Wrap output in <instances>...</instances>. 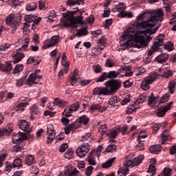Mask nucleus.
<instances>
[{
	"label": "nucleus",
	"mask_w": 176,
	"mask_h": 176,
	"mask_svg": "<svg viewBox=\"0 0 176 176\" xmlns=\"http://www.w3.org/2000/svg\"><path fill=\"white\" fill-rule=\"evenodd\" d=\"M155 25V23H134L123 32L120 38L122 41H129V39H133V37L137 35V32H139L138 30H145V28L148 27L146 34H150V35L145 34L144 36H139L136 38V41L134 44L135 47L144 49V47L148 46V44L151 42V39L153 38L152 35L159 30L160 25L156 27Z\"/></svg>",
	"instance_id": "obj_1"
},
{
	"label": "nucleus",
	"mask_w": 176,
	"mask_h": 176,
	"mask_svg": "<svg viewBox=\"0 0 176 176\" xmlns=\"http://www.w3.org/2000/svg\"><path fill=\"white\" fill-rule=\"evenodd\" d=\"M72 124L74 127V130H77V129H80V127H82V122H80L79 118Z\"/></svg>",
	"instance_id": "obj_59"
},
{
	"label": "nucleus",
	"mask_w": 176,
	"mask_h": 176,
	"mask_svg": "<svg viewBox=\"0 0 176 176\" xmlns=\"http://www.w3.org/2000/svg\"><path fill=\"white\" fill-rule=\"evenodd\" d=\"M118 174L119 176L127 175L129 174V168H120L118 170Z\"/></svg>",
	"instance_id": "obj_44"
},
{
	"label": "nucleus",
	"mask_w": 176,
	"mask_h": 176,
	"mask_svg": "<svg viewBox=\"0 0 176 176\" xmlns=\"http://www.w3.org/2000/svg\"><path fill=\"white\" fill-rule=\"evenodd\" d=\"M30 112L32 115H37V116H41V115H42L41 108H39V106L36 104L30 107Z\"/></svg>",
	"instance_id": "obj_24"
},
{
	"label": "nucleus",
	"mask_w": 176,
	"mask_h": 176,
	"mask_svg": "<svg viewBox=\"0 0 176 176\" xmlns=\"http://www.w3.org/2000/svg\"><path fill=\"white\" fill-rule=\"evenodd\" d=\"M138 105H135V102L133 104H130L128 106L126 110V115H131V113H133V112H137L138 109H140V107H137Z\"/></svg>",
	"instance_id": "obj_23"
},
{
	"label": "nucleus",
	"mask_w": 176,
	"mask_h": 176,
	"mask_svg": "<svg viewBox=\"0 0 176 176\" xmlns=\"http://www.w3.org/2000/svg\"><path fill=\"white\" fill-rule=\"evenodd\" d=\"M6 23H21V18L20 16L16 17L12 13L7 16Z\"/></svg>",
	"instance_id": "obj_19"
},
{
	"label": "nucleus",
	"mask_w": 176,
	"mask_h": 176,
	"mask_svg": "<svg viewBox=\"0 0 176 176\" xmlns=\"http://www.w3.org/2000/svg\"><path fill=\"white\" fill-rule=\"evenodd\" d=\"M13 131V126H12V124H10V125L6 126L3 129H0V136L2 135H7L9 136L10 134H12V132Z\"/></svg>",
	"instance_id": "obj_18"
},
{
	"label": "nucleus",
	"mask_w": 176,
	"mask_h": 176,
	"mask_svg": "<svg viewBox=\"0 0 176 176\" xmlns=\"http://www.w3.org/2000/svg\"><path fill=\"white\" fill-rule=\"evenodd\" d=\"M99 133L102 135H104L105 134L107 135V133H108V128H107L106 125H101L99 127Z\"/></svg>",
	"instance_id": "obj_51"
},
{
	"label": "nucleus",
	"mask_w": 176,
	"mask_h": 176,
	"mask_svg": "<svg viewBox=\"0 0 176 176\" xmlns=\"http://www.w3.org/2000/svg\"><path fill=\"white\" fill-rule=\"evenodd\" d=\"M74 111L71 107H66L63 112L62 115L63 116H65V118H69V116H72V114Z\"/></svg>",
	"instance_id": "obj_38"
},
{
	"label": "nucleus",
	"mask_w": 176,
	"mask_h": 176,
	"mask_svg": "<svg viewBox=\"0 0 176 176\" xmlns=\"http://www.w3.org/2000/svg\"><path fill=\"white\" fill-rule=\"evenodd\" d=\"M7 25H9V27H10L14 32H15L16 30L19 28V25H20V24L14 23H8Z\"/></svg>",
	"instance_id": "obj_60"
},
{
	"label": "nucleus",
	"mask_w": 176,
	"mask_h": 176,
	"mask_svg": "<svg viewBox=\"0 0 176 176\" xmlns=\"http://www.w3.org/2000/svg\"><path fill=\"white\" fill-rule=\"evenodd\" d=\"M168 89H169L170 94H174V89H175V84L172 81H170L168 83Z\"/></svg>",
	"instance_id": "obj_57"
},
{
	"label": "nucleus",
	"mask_w": 176,
	"mask_h": 176,
	"mask_svg": "<svg viewBox=\"0 0 176 176\" xmlns=\"http://www.w3.org/2000/svg\"><path fill=\"white\" fill-rule=\"evenodd\" d=\"M120 75V72L111 71L109 72H103L100 77L96 79V83L104 82L107 79H116Z\"/></svg>",
	"instance_id": "obj_10"
},
{
	"label": "nucleus",
	"mask_w": 176,
	"mask_h": 176,
	"mask_svg": "<svg viewBox=\"0 0 176 176\" xmlns=\"http://www.w3.org/2000/svg\"><path fill=\"white\" fill-rule=\"evenodd\" d=\"M149 151L151 153H159L162 151V146L159 144H155L149 147Z\"/></svg>",
	"instance_id": "obj_30"
},
{
	"label": "nucleus",
	"mask_w": 176,
	"mask_h": 176,
	"mask_svg": "<svg viewBox=\"0 0 176 176\" xmlns=\"http://www.w3.org/2000/svg\"><path fill=\"white\" fill-rule=\"evenodd\" d=\"M24 57V54L18 52L13 56L14 61L12 63L14 64H17V63H20V61H21Z\"/></svg>",
	"instance_id": "obj_28"
},
{
	"label": "nucleus",
	"mask_w": 176,
	"mask_h": 176,
	"mask_svg": "<svg viewBox=\"0 0 176 176\" xmlns=\"http://www.w3.org/2000/svg\"><path fill=\"white\" fill-rule=\"evenodd\" d=\"M13 135L14 137H18L19 138H13V144H16L13 146L12 151L13 152H20L23 149V146H24V143H23V141H25L28 136L25 133L22 132H19L17 134L14 133Z\"/></svg>",
	"instance_id": "obj_7"
},
{
	"label": "nucleus",
	"mask_w": 176,
	"mask_h": 176,
	"mask_svg": "<svg viewBox=\"0 0 176 176\" xmlns=\"http://www.w3.org/2000/svg\"><path fill=\"white\" fill-rule=\"evenodd\" d=\"M115 162V158H111V160H109L105 163L102 164L103 168H109L111 166H112V163Z\"/></svg>",
	"instance_id": "obj_47"
},
{
	"label": "nucleus",
	"mask_w": 176,
	"mask_h": 176,
	"mask_svg": "<svg viewBox=\"0 0 176 176\" xmlns=\"http://www.w3.org/2000/svg\"><path fill=\"white\" fill-rule=\"evenodd\" d=\"M54 103L55 104V105H57L58 107H65V105H67V102L58 98H56L54 99Z\"/></svg>",
	"instance_id": "obj_39"
},
{
	"label": "nucleus",
	"mask_w": 176,
	"mask_h": 176,
	"mask_svg": "<svg viewBox=\"0 0 176 176\" xmlns=\"http://www.w3.org/2000/svg\"><path fill=\"white\" fill-rule=\"evenodd\" d=\"M120 72H125L124 76H133V72L129 66H123L120 69Z\"/></svg>",
	"instance_id": "obj_29"
},
{
	"label": "nucleus",
	"mask_w": 176,
	"mask_h": 176,
	"mask_svg": "<svg viewBox=\"0 0 176 176\" xmlns=\"http://www.w3.org/2000/svg\"><path fill=\"white\" fill-rule=\"evenodd\" d=\"M118 17H121L122 19L124 18V17H129V19L133 17V13L131 12H129L127 13V12H121L118 14Z\"/></svg>",
	"instance_id": "obj_48"
},
{
	"label": "nucleus",
	"mask_w": 176,
	"mask_h": 176,
	"mask_svg": "<svg viewBox=\"0 0 176 176\" xmlns=\"http://www.w3.org/2000/svg\"><path fill=\"white\" fill-rule=\"evenodd\" d=\"M116 151V146L113 144H110L108 146V147L106 148V152H115Z\"/></svg>",
	"instance_id": "obj_61"
},
{
	"label": "nucleus",
	"mask_w": 176,
	"mask_h": 176,
	"mask_svg": "<svg viewBox=\"0 0 176 176\" xmlns=\"http://www.w3.org/2000/svg\"><path fill=\"white\" fill-rule=\"evenodd\" d=\"M123 86L125 89H130L133 86V82L130 81V80H126L123 82Z\"/></svg>",
	"instance_id": "obj_62"
},
{
	"label": "nucleus",
	"mask_w": 176,
	"mask_h": 176,
	"mask_svg": "<svg viewBox=\"0 0 176 176\" xmlns=\"http://www.w3.org/2000/svg\"><path fill=\"white\" fill-rule=\"evenodd\" d=\"M168 97H170V95H168V94H165L164 96L161 97L160 104H164V102H167V101H168Z\"/></svg>",
	"instance_id": "obj_58"
},
{
	"label": "nucleus",
	"mask_w": 176,
	"mask_h": 176,
	"mask_svg": "<svg viewBox=\"0 0 176 176\" xmlns=\"http://www.w3.org/2000/svg\"><path fill=\"white\" fill-rule=\"evenodd\" d=\"M170 130L168 129H166L164 130L162 133V144H164V142L166 141H168V140H170L171 138V135H170Z\"/></svg>",
	"instance_id": "obj_25"
},
{
	"label": "nucleus",
	"mask_w": 176,
	"mask_h": 176,
	"mask_svg": "<svg viewBox=\"0 0 176 176\" xmlns=\"http://www.w3.org/2000/svg\"><path fill=\"white\" fill-rule=\"evenodd\" d=\"M58 36H52L51 38L45 41V44L43 46L44 49H49V47H52L53 46H56L57 43H58Z\"/></svg>",
	"instance_id": "obj_12"
},
{
	"label": "nucleus",
	"mask_w": 176,
	"mask_h": 176,
	"mask_svg": "<svg viewBox=\"0 0 176 176\" xmlns=\"http://www.w3.org/2000/svg\"><path fill=\"white\" fill-rule=\"evenodd\" d=\"M76 11L67 10L63 12L61 20L63 23H85L82 15L75 16Z\"/></svg>",
	"instance_id": "obj_5"
},
{
	"label": "nucleus",
	"mask_w": 176,
	"mask_h": 176,
	"mask_svg": "<svg viewBox=\"0 0 176 176\" xmlns=\"http://www.w3.org/2000/svg\"><path fill=\"white\" fill-rule=\"evenodd\" d=\"M156 113L159 118H163V116H165L166 113H167V109L166 107H162L157 109Z\"/></svg>",
	"instance_id": "obj_35"
},
{
	"label": "nucleus",
	"mask_w": 176,
	"mask_h": 176,
	"mask_svg": "<svg viewBox=\"0 0 176 176\" xmlns=\"http://www.w3.org/2000/svg\"><path fill=\"white\" fill-rule=\"evenodd\" d=\"M36 9V3L35 2H31L29 4L26 5V10L28 12H33V10H35Z\"/></svg>",
	"instance_id": "obj_42"
},
{
	"label": "nucleus",
	"mask_w": 176,
	"mask_h": 176,
	"mask_svg": "<svg viewBox=\"0 0 176 176\" xmlns=\"http://www.w3.org/2000/svg\"><path fill=\"white\" fill-rule=\"evenodd\" d=\"M12 68H13V66H12L11 62H6V65L0 63V69L3 71V72L9 73L12 71Z\"/></svg>",
	"instance_id": "obj_20"
},
{
	"label": "nucleus",
	"mask_w": 176,
	"mask_h": 176,
	"mask_svg": "<svg viewBox=\"0 0 176 176\" xmlns=\"http://www.w3.org/2000/svg\"><path fill=\"white\" fill-rule=\"evenodd\" d=\"M94 170V167H93L92 166H88L86 169H85V175L86 176H91V174H93V170Z\"/></svg>",
	"instance_id": "obj_55"
},
{
	"label": "nucleus",
	"mask_w": 176,
	"mask_h": 176,
	"mask_svg": "<svg viewBox=\"0 0 176 176\" xmlns=\"http://www.w3.org/2000/svg\"><path fill=\"white\" fill-rule=\"evenodd\" d=\"M124 10H126V6L123 3H120L113 8V12H120V13H122V12H124Z\"/></svg>",
	"instance_id": "obj_27"
},
{
	"label": "nucleus",
	"mask_w": 176,
	"mask_h": 176,
	"mask_svg": "<svg viewBox=\"0 0 176 176\" xmlns=\"http://www.w3.org/2000/svg\"><path fill=\"white\" fill-rule=\"evenodd\" d=\"M106 135L109 137V138H116L118 135V130L116 129H109Z\"/></svg>",
	"instance_id": "obj_37"
},
{
	"label": "nucleus",
	"mask_w": 176,
	"mask_h": 176,
	"mask_svg": "<svg viewBox=\"0 0 176 176\" xmlns=\"http://www.w3.org/2000/svg\"><path fill=\"white\" fill-rule=\"evenodd\" d=\"M47 133L50 135H54L56 134V131L54 130V126L52 124H49L47 126Z\"/></svg>",
	"instance_id": "obj_49"
},
{
	"label": "nucleus",
	"mask_w": 176,
	"mask_h": 176,
	"mask_svg": "<svg viewBox=\"0 0 176 176\" xmlns=\"http://www.w3.org/2000/svg\"><path fill=\"white\" fill-rule=\"evenodd\" d=\"M23 161L20 158H16L14 160V162L12 163V167L14 168H20V167H23Z\"/></svg>",
	"instance_id": "obj_34"
},
{
	"label": "nucleus",
	"mask_w": 176,
	"mask_h": 176,
	"mask_svg": "<svg viewBox=\"0 0 176 176\" xmlns=\"http://www.w3.org/2000/svg\"><path fill=\"white\" fill-rule=\"evenodd\" d=\"M172 170L168 168H165L164 169V176H171Z\"/></svg>",
	"instance_id": "obj_64"
},
{
	"label": "nucleus",
	"mask_w": 176,
	"mask_h": 176,
	"mask_svg": "<svg viewBox=\"0 0 176 176\" xmlns=\"http://www.w3.org/2000/svg\"><path fill=\"white\" fill-rule=\"evenodd\" d=\"M130 95L128 94L126 97L120 102L121 105H126V104L130 102Z\"/></svg>",
	"instance_id": "obj_63"
},
{
	"label": "nucleus",
	"mask_w": 176,
	"mask_h": 176,
	"mask_svg": "<svg viewBox=\"0 0 176 176\" xmlns=\"http://www.w3.org/2000/svg\"><path fill=\"white\" fill-rule=\"evenodd\" d=\"M29 104V102H21L16 104L15 107H14V109L16 111V112H18V113H21V112H24V108Z\"/></svg>",
	"instance_id": "obj_21"
},
{
	"label": "nucleus",
	"mask_w": 176,
	"mask_h": 176,
	"mask_svg": "<svg viewBox=\"0 0 176 176\" xmlns=\"http://www.w3.org/2000/svg\"><path fill=\"white\" fill-rule=\"evenodd\" d=\"M56 20H57V15L56 14V12L51 11L48 14V17L46 19V21L52 23L53 21H56Z\"/></svg>",
	"instance_id": "obj_32"
},
{
	"label": "nucleus",
	"mask_w": 176,
	"mask_h": 176,
	"mask_svg": "<svg viewBox=\"0 0 176 176\" xmlns=\"http://www.w3.org/2000/svg\"><path fill=\"white\" fill-rule=\"evenodd\" d=\"M142 160H144V156L140 155L133 160V166H140L141 163H142Z\"/></svg>",
	"instance_id": "obj_46"
},
{
	"label": "nucleus",
	"mask_w": 176,
	"mask_h": 176,
	"mask_svg": "<svg viewBox=\"0 0 176 176\" xmlns=\"http://www.w3.org/2000/svg\"><path fill=\"white\" fill-rule=\"evenodd\" d=\"M90 137H91V133H90L81 137L82 139L80 141L84 144L80 146L76 151V153L79 157H85L86 154L89 152V151H90V144L88 143L91 141V138H90ZM87 141L88 142H86Z\"/></svg>",
	"instance_id": "obj_4"
},
{
	"label": "nucleus",
	"mask_w": 176,
	"mask_h": 176,
	"mask_svg": "<svg viewBox=\"0 0 176 176\" xmlns=\"http://www.w3.org/2000/svg\"><path fill=\"white\" fill-rule=\"evenodd\" d=\"M160 127H162V124H155L152 126L151 129L153 130V134H157V131L160 130Z\"/></svg>",
	"instance_id": "obj_54"
},
{
	"label": "nucleus",
	"mask_w": 176,
	"mask_h": 176,
	"mask_svg": "<svg viewBox=\"0 0 176 176\" xmlns=\"http://www.w3.org/2000/svg\"><path fill=\"white\" fill-rule=\"evenodd\" d=\"M148 173H151L150 176H154L155 174L156 173V166L154 165L150 164L148 170ZM149 176V175H147Z\"/></svg>",
	"instance_id": "obj_52"
},
{
	"label": "nucleus",
	"mask_w": 176,
	"mask_h": 176,
	"mask_svg": "<svg viewBox=\"0 0 176 176\" xmlns=\"http://www.w3.org/2000/svg\"><path fill=\"white\" fill-rule=\"evenodd\" d=\"M19 129H21V130H23V131H25L27 134H30V133L32 131V129L30 127V122H27L25 120H22L19 121Z\"/></svg>",
	"instance_id": "obj_13"
},
{
	"label": "nucleus",
	"mask_w": 176,
	"mask_h": 176,
	"mask_svg": "<svg viewBox=\"0 0 176 176\" xmlns=\"http://www.w3.org/2000/svg\"><path fill=\"white\" fill-rule=\"evenodd\" d=\"M104 85L106 87H96L94 88L92 91L94 96L101 97L102 96H111L113 93H116L122 87V80H109L104 83Z\"/></svg>",
	"instance_id": "obj_3"
},
{
	"label": "nucleus",
	"mask_w": 176,
	"mask_h": 176,
	"mask_svg": "<svg viewBox=\"0 0 176 176\" xmlns=\"http://www.w3.org/2000/svg\"><path fill=\"white\" fill-rule=\"evenodd\" d=\"M120 102V99L118 96H111L108 101L109 105H111V108H115V107H119V103Z\"/></svg>",
	"instance_id": "obj_16"
},
{
	"label": "nucleus",
	"mask_w": 176,
	"mask_h": 176,
	"mask_svg": "<svg viewBox=\"0 0 176 176\" xmlns=\"http://www.w3.org/2000/svg\"><path fill=\"white\" fill-rule=\"evenodd\" d=\"M85 0H68L67 1V5L68 6H74V5H80V3L83 4V2H85Z\"/></svg>",
	"instance_id": "obj_41"
},
{
	"label": "nucleus",
	"mask_w": 176,
	"mask_h": 176,
	"mask_svg": "<svg viewBox=\"0 0 176 176\" xmlns=\"http://www.w3.org/2000/svg\"><path fill=\"white\" fill-rule=\"evenodd\" d=\"M74 153H75V152L72 148L68 149L65 153V158L68 159L69 160L70 159H74Z\"/></svg>",
	"instance_id": "obj_40"
},
{
	"label": "nucleus",
	"mask_w": 176,
	"mask_h": 176,
	"mask_svg": "<svg viewBox=\"0 0 176 176\" xmlns=\"http://www.w3.org/2000/svg\"><path fill=\"white\" fill-rule=\"evenodd\" d=\"M105 65L108 68H112V67H115V65H116V63L113 61V59L108 58L107 60H106Z\"/></svg>",
	"instance_id": "obj_45"
},
{
	"label": "nucleus",
	"mask_w": 176,
	"mask_h": 176,
	"mask_svg": "<svg viewBox=\"0 0 176 176\" xmlns=\"http://www.w3.org/2000/svg\"><path fill=\"white\" fill-rule=\"evenodd\" d=\"M78 120H80L81 124H84V126H86V124H88L89 122H90V118H89V117H87L86 115L80 116Z\"/></svg>",
	"instance_id": "obj_36"
},
{
	"label": "nucleus",
	"mask_w": 176,
	"mask_h": 176,
	"mask_svg": "<svg viewBox=\"0 0 176 176\" xmlns=\"http://www.w3.org/2000/svg\"><path fill=\"white\" fill-rule=\"evenodd\" d=\"M163 45H164V34H160L158 38L154 42L152 50H150L148 52V56L151 57L155 52H159V49H160L159 47H160V46H163Z\"/></svg>",
	"instance_id": "obj_8"
},
{
	"label": "nucleus",
	"mask_w": 176,
	"mask_h": 176,
	"mask_svg": "<svg viewBox=\"0 0 176 176\" xmlns=\"http://www.w3.org/2000/svg\"><path fill=\"white\" fill-rule=\"evenodd\" d=\"M164 18V12L162 8L145 10L137 17L135 23H162Z\"/></svg>",
	"instance_id": "obj_2"
},
{
	"label": "nucleus",
	"mask_w": 176,
	"mask_h": 176,
	"mask_svg": "<svg viewBox=\"0 0 176 176\" xmlns=\"http://www.w3.org/2000/svg\"><path fill=\"white\" fill-rule=\"evenodd\" d=\"M156 101H157V99H156V97H155V94L153 93H151L148 100V105H151V104H153V102H156Z\"/></svg>",
	"instance_id": "obj_53"
},
{
	"label": "nucleus",
	"mask_w": 176,
	"mask_h": 176,
	"mask_svg": "<svg viewBox=\"0 0 176 176\" xmlns=\"http://www.w3.org/2000/svg\"><path fill=\"white\" fill-rule=\"evenodd\" d=\"M96 151L95 150H92L87 157V162L89 163V164H90L91 166H96V164H97V162H96V157H94V153H95Z\"/></svg>",
	"instance_id": "obj_22"
},
{
	"label": "nucleus",
	"mask_w": 176,
	"mask_h": 176,
	"mask_svg": "<svg viewBox=\"0 0 176 176\" xmlns=\"http://www.w3.org/2000/svg\"><path fill=\"white\" fill-rule=\"evenodd\" d=\"M167 60H168V54L166 53H162L155 58V61H157L159 64H163V63H166Z\"/></svg>",
	"instance_id": "obj_17"
},
{
	"label": "nucleus",
	"mask_w": 176,
	"mask_h": 176,
	"mask_svg": "<svg viewBox=\"0 0 176 176\" xmlns=\"http://www.w3.org/2000/svg\"><path fill=\"white\" fill-rule=\"evenodd\" d=\"M156 79H157V76L155 74L144 78L141 82V89L142 90H149V89H151V85H152Z\"/></svg>",
	"instance_id": "obj_9"
},
{
	"label": "nucleus",
	"mask_w": 176,
	"mask_h": 176,
	"mask_svg": "<svg viewBox=\"0 0 176 176\" xmlns=\"http://www.w3.org/2000/svg\"><path fill=\"white\" fill-rule=\"evenodd\" d=\"M27 76H28V73L24 77H22L21 79L16 80V87H21V86L24 83V80L27 79Z\"/></svg>",
	"instance_id": "obj_43"
},
{
	"label": "nucleus",
	"mask_w": 176,
	"mask_h": 176,
	"mask_svg": "<svg viewBox=\"0 0 176 176\" xmlns=\"http://www.w3.org/2000/svg\"><path fill=\"white\" fill-rule=\"evenodd\" d=\"M39 72H41V69H35L34 72H32L26 80V85L32 86V85L38 84L35 80H38V79H42L43 78V76L38 75Z\"/></svg>",
	"instance_id": "obj_11"
},
{
	"label": "nucleus",
	"mask_w": 176,
	"mask_h": 176,
	"mask_svg": "<svg viewBox=\"0 0 176 176\" xmlns=\"http://www.w3.org/2000/svg\"><path fill=\"white\" fill-rule=\"evenodd\" d=\"M25 164L28 166H32L35 163V157L32 155H28L25 158Z\"/></svg>",
	"instance_id": "obj_31"
},
{
	"label": "nucleus",
	"mask_w": 176,
	"mask_h": 176,
	"mask_svg": "<svg viewBox=\"0 0 176 176\" xmlns=\"http://www.w3.org/2000/svg\"><path fill=\"white\" fill-rule=\"evenodd\" d=\"M25 23H41L42 21V17L36 15L29 14L24 17Z\"/></svg>",
	"instance_id": "obj_14"
},
{
	"label": "nucleus",
	"mask_w": 176,
	"mask_h": 176,
	"mask_svg": "<svg viewBox=\"0 0 176 176\" xmlns=\"http://www.w3.org/2000/svg\"><path fill=\"white\" fill-rule=\"evenodd\" d=\"M61 28L63 30H64V28H72V30H76L77 33L76 35L78 37L89 35V31H87L89 28L86 26V25L81 26V28L78 30V23H64L61 25Z\"/></svg>",
	"instance_id": "obj_6"
},
{
	"label": "nucleus",
	"mask_w": 176,
	"mask_h": 176,
	"mask_svg": "<svg viewBox=\"0 0 176 176\" xmlns=\"http://www.w3.org/2000/svg\"><path fill=\"white\" fill-rule=\"evenodd\" d=\"M144 101H146V98L144 95H140L135 102V105H140V104L144 102Z\"/></svg>",
	"instance_id": "obj_50"
},
{
	"label": "nucleus",
	"mask_w": 176,
	"mask_h": 176,
	"mask_svg": "<svg viewBox=\"0 0 176 176\" xmlns=\"http://www.w3.org/2000/svg\"><path fill=\"white\" fill-rule=\"evenodd\" d=\"M24 69V65H16L15 68L14 69V74H19V72H21Z\"/></svg>",
	"instance_id": "obj_56"
},
{
	"label": "nucleus",
	"mask_w": 176,
	"mask_h": 176,
	"mask_svg": "<svg viewBox=\"0 0 176 176\" xmlns=\"http://www.w3.org/2000/svg\"><path fill=\"white\" fill-rule=\"evenodd\" d=\"M78 173L79 171L76 168H74L72 170V167L70 166H68L65 170V176H72V175H74V174H78Z\"/></svg>",
	"instance_id": "obj_26"
},
{
	"label": "nucleus",
	"mask_w": 176,
	"mask_h": 176,
	"mask_svg": "<svg viewBox=\"0 0 176 176\" xmlns=\"http://www.w3.org/2000/svg\"><path fill=\"white\" fill-rule=\"evenodd\" d=\"M164 48L165 50H167V52H173L174 50V43L172 41H168L166 44L164 45Z\"/></svg>",
	"instance_id": "obj_33"
},
{
	"label": "nucleus",
	"mask_w": 176,
	"mask_h": 176,
	"mask_svg": "<svg viewBox=\"0 0 176 176\" xmlns=\"http://www.w3.org/2000/svg\"><path fill=\"white\" fill-rule=\"evenodd\" d=\"M89 109L91 111V112H94V111H99V112L102 113V112H105V111L108 109V107H102V105H101L100 103L94 104L91 105Z\"/></svg>",
	"instance_id": "obj_15"
}]
</instances>
